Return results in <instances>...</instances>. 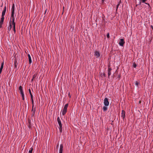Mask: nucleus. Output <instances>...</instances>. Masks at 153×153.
Returning a JSON list of instances; mask_svg holds the SVG:
<instances>
[{
    "label": "nucleus",
    "instance_id": "nucleus-17",
    "mask_svg": "<svg viewBox=\"0 0 153 153\" xmlns=\"http://www.w3.org/2000/svg\"><path fill=\"white\" fill-rule=\"evenodd\" d=\"M6 12V11H5V10H3L2 11V13L1 17H4V16L5 15V13Z\"/></svg>",
    "mask_w": 153,
    "mask_h": 153
},
{
    "label": "nucleus",
    "instance_id": "nucleus-1",
    "mask_svg": "<svg viewBox=\"0 0 153 153\" xmlns=\"http://www.w3.org/2000/svg\"><path fill=\"white\" fill-rule=\"evenodd\" d=\"M15 5L14 4H13L12 8V12L11 16L10 17V21L11 19H14V10H15Z\"/></svg>",
    "mask_w": 153,
    "mask_h": 153
},
{
    "label": "nucleus",
    "instance_id": "nucleus-26",
    "mask_svg": "<svg viewBox=\"0 0 153 153\" xmlns=\"http://www.w3.org/2000/svg\"><path fill=\"white\" fill-rule=\"evenodd\" d=\"M134 68H136V67H137V65H136V64H134Z\"/></svg>",
    "mask_w": 153,
    "mask_h": 153
},
{
    "label": "nucleus",
    "instance_id": "nucleus-2",
    "mask_svg": "<svg viewBox=\"0 0 153 153\" xmlns=\"http://www.w3.org/2000/svg\"><path fill=\"white\" fill-rule=\"evenodd\" d=\"M57 121L59 126V131L61 132L62 131V124L59 117H57Z\"/></svg>",
    "mask_w": 153,
    "mask_h": 153
},
{
    "label": "nucleus",
    "instance_id": "nucleus-18",
    "mask_svg": "<svg viewBox=\"0 0 153 153\" xmlns=\"http://www.w3.org/2000/svg\"><path fill=\"white\" fill-rule=\"evenodd\" d=\"M103 110L104 111H106L107 110V106H104L103 107Z\"/></svg>",
    "mask_w": 153,
    "mask_h": 153
},
{
    "label": "nucleus",
    "instance_id": "nucleus-20",
    "mask_svg": "<svg viewBox=\"0 0 153 153\" xmlns=\"http://www.w3.org/2000/svg\"><path fill=\"white\" fill-rule=\"evenodd\" d=\"M33 150V148L32 147L30 148L29 151V153H32V152Z\"/></svg>",
    "mask_w": 153,
    "mask_h": 153
},
{
    "label": "nucleus",
    "instance_id": "nucleus-25",
    "mask_svg": "<svg viewBox=\"0 0 153 153\" xmlns=\"http://www.w3.org/2000/svg\"><path fill=\"white\" fill-rule=\"evenodd\" d=\"M147 0H142V2L143 3H145V1H146Z\"/></svg>",
    "mask_w": 153,
    "mask_h": 153
},
{
    "label": "nucleus",
    "instance_id": "nucleus-6",
    "mask_svg": "<svg viewBox=\"0 0 153 153\" xmlns=\"http://www.w3.org/2000/svg\"><path fill=\"white\" fill-rule=\"evenodd\" d=\"M12 20V25L13 26V30L14 32V33L16 32L15 30V26H16V23L14 22V19H11Z\"/></svg>",
    "mask_w": 153,
    "mask_h": 153
},
{
    "label": "nucleus",
    "instance_id": "nucleus-4",
    "mask_svg": "<svg viewBox=\"0 0 153 153\" xmlns=\"http://www.w3.org/2000/svg\"><path fill=\"white\" fill-rule=\"evenodd\" d=\"M104 104L105 106H108L109 105V102L107 98H105L104 100Z\"/></svg>",
    "mask_w": 153,
    "mask_h": 153
},
{
    "label": "nucleus",
    "instance_id": "nucleus-21",
    "mask_svg": "<svg viewBox=\"0 0 153 153\" xmlns=\"http://www.w3.org/2000/svg\"><path fill=\"white\" fill-rule=\"evenodd\" d=\"M106 36L107 38H109V34L108 33H107V34L106 35Z\"/></svg>",
    "mask_w": 153,
    "mask_h": 153
},
{
    "label": "nucleus",
    "instance_id": "nucleus-16",
    "mask_svg": "<svg viewBox=\"0 0 153 153\" xmlns=\"http://www.w3.org/2000/svg\"><path fill=\"white\" fill-rule=\"evenodd\" d=\"M27 56L28 58L29 64H30L32 63L31 57H30V55L29 54H28Z\"/></svg>",
    "mask_w": 153,
    "mask_h": 153
},
{
    "label": "nucleus",
    "instance_id": "nucleus-11",
    "mask_svg": "<svg viewBox=\"0 0 153 153\" xmlns=\"http://www.w3.org/2000/svg\"><path fill=\"white\" fill-rule=\"evenodd\" d=\"M4 61L2 62V63H1V67H0V74H1V72H2V69H3V66H4Z\"/></svg>",
    "mask_w": 153,
    "mask_h": 153
},
{
    "label": "nucleus",
    "instance_id": "nucleus-29",
    "mask_svg": "<svg viewBox=\"0 0 153 153\" xmlns=\"http://www.w3.org/2000/svg\"><path fill=\"white\" fill-rule=\"evenodd\" d=\"M105 73L103 74V75L104 76H105Z\"/></svg>",
    "mask_w": 153,
    "mask_h": 153
},
{
    "label": "nucleus",
    "instance_id": "nucleus-19",
    "mask_svg": "<svg viewBox=\"0 0 153 153\" xmlns=\"http://www.w3.org/2000/svg\"><path fill=\"white\" fill-rule=\"evenodd\" d=\"M135 85L137 87H138L139 85V83L137 81H136V82L135 83Z\"/></svg>",
    "mask_w": 153,
    "mask_h": 153
},
{
    "label": "nucleus",
    "instance_id": "nucleus-31",
    "mask_svg": "<svg viewBox=\"0 0 153 153\" xmlns=\"http://www.w3.org/2000/svg\"><path fill=\"white\" fill-rule=\"evenodd\" d=\"M32 104H33V102H32Z\"/></svg>",
    "mask_w": 153,
    "mask_h": 153
},
{
    "label": "nucleus",
    "instance_id": "nucleus-23",
    "mask_svg": "<svg viewBox=\"0 0 153 153\" xmlns=\"http://www.w3.org/2000/svg\"><path fill=\"white\" fill-rule=\"evenodd\" d=\"M21 96H22V100H24V94H23V96L22 95H21Z\"/></svg>",
    "mask_w": 153,
    "mask_h": 153
},
{
    "label": "nucleus",
    "instance_id": "nucleus-3",
    "mask_svg": "<svg viewBox=\"0 0 153 153\" xmlns=\"http://www.w3.org/2000/svg\"><path fill=\"white\" fill-rule=\"evenodd\" d=\"M68 106V104H66L64 105L62 111V115H64L66 114L67 111Z\"/></svg>",
    "mask_w": 153,
    "mask_h": 153
},
{
    "label": "nucleus",
    "instance_id": "nucleus-30",
    "mask_svg": "<svg viewBox=\"0 0 153 153\" xmlns=\"http://www.w3.org/2000/svg\"><path fill=\"white\" fill-rule=\"evenodd\" d=\"M31 100H32V102H33V99H31Z\"/></svg>",
    "mask_w": 153,
    "mask_h": 153
},
{
    "label": "nucleus",
    "instance_id": "nucleus-27",
    "mask_svg": "<svg viewBox=\"0 0 153 153\" xmlns=\"http://www.w3.org/2000/svg\"><path fill=\"white\" fill-rule=\"evenodd\" d=\"M144 3H145L146 4L148 5L149 6H150L149 4L146 3V2H145Z\"/></svg>",
    "mask_w": 153,
    "mask_h": 153
},
{
    "label": "nucleus",
    "instance_id": "nucleus-24",
    "mask_svg": "<svg viewBox=\"0 0 153 153\" xmlns=\"http://www.w3.org/2000/svg\"><path fill=\"white\" fill-rule=\"evenodd\" d=\"M6 6H5L4 7L3 10H5V11H6Z\"/></svg>",
    "mask_w": 153,
    "mask_h": 153
},
{
    "label": "nucleus",
    "instance_id": "nucleus-22",
    "mask_svg": "<svg viewBox=\"0 0 153 153\" xmlns=\"http://www.w3.org/2000/svg\"><path fill=\"white\" fill-rule=\"evenodd\" d=\"M29 93L30 94V95L32 94L30 89H29Z\"/></svg>",
    "mask_w": 153,
    "mask_h": 153
},
{
    "label": "nucleus",
    "instance_id": "nucleus-8",
    "mask_svg": "<svg viewBox=\"0 0 153 153\" xmlns=\"http://www.w3.org/2000/svg\"><path fill=\"white\" fill-rule=\"evenodd\" d=\"M121 116L124 119L125 117V112L123 110L122 111Z\"/></svg>",
    "mask_w": 153,
    "mask_h": 153
},
{
    "label": "nucleus",
    "instance_id": "nucleus-9",
    "mask_svg": "<svg viewBox=\"0 0 153 153\" xmlns=\"http://www.w3.org/2000/svg\"><path fill=\"white\" fill-rule=\"evenodd\" d=\"M4 19V17H1L0 21V27L1 28L3 24Z\"/></svg>",
    "mask_w": 153,
    "mask_h": 153
},
{
    "label": "nucleus",
    "instance_id": "nucleus-14",
    "mask_svg": "<svg viewBox=\"0 0 153 153\" xmlns=\"http://www.w3.org/2000/svg\"><path fill=\"white\" fill-rule=\"evenodd\" d=\"M36 111V108L35 107L33 108V105H32V111L33 112V115H34L35 114Z\"/></svg>",
    "mask_w": 153,
    "mask_h": 153
},
{
    "label": "nucleus",
    "instance_id": "nucleus-5",
    "mask_svg": "<svg viewBox=\"0 0 153 153\" xmlns=\"http://www.w3.org/2000/svg\"><path fill=\"white\" fill-rule=\"evenodd\" d=\"M125 43V42L123 39H121L119 42V45L121 46H123Z\"/></svg>",
    "mask_w": 153,
    "mask_h": 153
},
{
    "label": "nucleus",
    "instance_id": "nucleus-7",
    "mask_svg": "<svg viewBox=\"0 0 153 153\" xmlns=\"http://www.w3.org/2000/svg\"><path fill=\"white\" fill-rule=\"evenodd\" d=\"M94 55L97 58H98L100 56V53L99 52L96 51L94 52Z\"/></svg>",
    "mask_w": 153,
    "mask_h": 153
},
{
    "label": "nucleus",
    "instance_id": "nucleus-10",
    "mask_svg": "<svg viewBox=\"0 0 153 153\" xmlns=\"http://www.w3.org/2000/svg\"><path fill=\"white\" fill-rule=\"evenodd\" d=\"M9 23L10 26L8 28V30H9V31H10V30H11V29L12 25V20H11V22H10H10Z\"/></svg>",
    "mask_w": 153,
    "mask_h": 153
},
{
    "label": "nucleus",
    "instance_id": "nucleus-15",
    "mask_svg": "<svg viewBox=\"0 0 153 153\" xmlns=\"http://www.w3.org/2000/svg\"><path fill=\"white\" fill-rule=\"evenodd\" d=\"M112 69L111 68H108V76L109 77V76L111 75V71Z\"/></svg>",
    "mask_w": 153,
    "mask_h": 153
},
{
    "label": "nucleus",
    "instance_id": "nucleus-32",
    "mask_svg": "<svg viewBox=\"0 0 153 153\" xmlns=\"http://www.w3.org/2000/svg\"><path fill=\"white\" fill-rule=\"evenodd\" d=\"M15 66L16 67V65H15Z\"/></svg>",
    "mask_w": 153,
    "mask_h": 153
},
{
    "label": "nucleus",
    "instance_id": "nucleus-12",
    "mask_svg": "<svg viewBox=\"0 0 153 153\" xmlns=\"http://www.w3.org/2000/svg\"><path fill=\"white\" fill-rule=\"evenodd\" d=\"M19 90L20 91V94L21 95H22L23 96V94H24V93L22 89V87L21 86H19Z\"/></svg>",
    "mask_w": 153,
    "mask_h": 153
},
{
    "label": "nucleus",
    "instance_id": "nucleus-13",
    "mask_svg": "<svg viewBox=\"0 0 153 153\" xmlns=\"http://www.w3.org/2000/svg\"><path fill=\"white\" fill-rule=\"evenodd\" d=\"M63 146L62 144H60L59 150V153H62Z\"/></svg>",
    "mask_w": 153,
    "mask_h": 153
},
{
    "label": "nucleus",
    "instance_id": "nucleus-28",
    "mask_svg": "<svg viewBox=\"0 0 153 153\" xmlns=\"http://www.w3.org/2000/svg\"><path fill=\"white\" fill-rule=\"evenodd\" d=\"M30 97H31V99H33V96L32 94L30 95Z\"/></svg>",
    "mask_w": 153,
    "mask_h": 153
}]
</instances>
